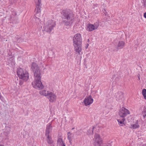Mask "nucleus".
Wrapping results in <instances>:
<instances>
[{
	"label": "nucleus",
	"instance_id": "1",
	"mask_svg": "<svg viewBox=\"0 0 146 146\" xmlns=\"http://www.w3.org/2000/svg\"><path fill=\"white\" fill-rule=\"evenodd\" d=\"M31 66V69L34 73L35 78L34 81L32 83V85L35 88L42 89L43 88L44 86L41 81V74L39 68L35 63H33Z\"/></svg>",
	"mask_w": 146,
	"mask_h": 146
},
{
	"label": "nucleus",
	"instance_id": "2",
	"mask_svg": "<svg viewBox=\"0 0 146 146\" xmlns=\"http://www.w3.org/2000/svg\"><path fill=\"white\" fill-rule=\"evenodd\" d=\"M62 15V23L65 26H70L74 21V15L70 9L63 10L61 13Z\"/></svg>",
	"mask_w": 146,
	"mask_h": 146
},
{
	"label": "nucleus",
	"instance_id": "3",
	"mask_svg": "<svg viewBox=\"0 0 146 146\" xmlns=\"http://www.w3.org/2000/svg\"><path fill=\"white\" fill-rule=\"evenodd\" d=\"M73 42L75 51L78 53V54H80V52L82 50V39L81 35L79 33L76 34L73 38Z\"/></svg>",
	"mask_w": 146,
	"mask_h": 146
},
{
	"label": "nucleus",
	"instance_id": "4",
	"mask_svg": "<svg viewBox=\"0 0 146 146\" xmlns=\"http://www.w3.org/2000/svg\"><path fill=\"white\" fill-rule=\"evenodd\" d=\"M56 25L55 21L52 20H49L47 21L44 23V30L49 33L52 31Z\"/></svg>",
	"mask_w": 146,
	"mask_h": 146
},
{
	"label": "nucleus",
	"instance_id": "5",
	"mask_svg": "<svg viewBox=\"0 0 146 146\" xmlns=\"http://www.w3.org/2000/svg\"><path fill=\"white\" fill-rule=\"evenodd\" d=\"M93 141L94 146H111L110 144L103 143L100 135L98 134H95Z\"/></svg>",
	"mask_w": 146,
	"mask_h": 146
},
{
	"label": "nucleus",
	"instance_id": "6",
	"mask_svg": "<svg viewBox=\"0 0 146 146\" xmlns=\"http://www.w3.org/2000/svg\"><path fill=\"white\" fill-rule=\"evenodd\" d=\"M17 73L19 78L25 81H27L29 79V76L28 72L25 70H23L21 68L17 69Z\"/></svg>",
	"mask_w": 146,
	"mask_h": 146
},
{
	"label": "nucleus",
	"instance_id": "7",
	"mask_svg": "<svg viewBox=\"0 0 146 146\" xmlns=\"http://www.w3.org/2000/svg\"><path fill=\"white\" fill-rule=\"evenodd\" d=\"M35 3L36 5V7L35 11V18L36 21L38 22L40 21V18L39 17H40V8H41V2L40 0H35Z\"/></svg>",
	"mask_w": 146,
	"mask_h": 146
},
{
	"label": "nucleus",
	"instance_id": "8",
	"mask_svg": "<svg viewBox=\"0 0 146 146\" xmlns=\"http://www.w3.org/2000/svg\"><path fill=\"white\" fill-rule=\"evenodd\" d=\"M130 113L129 110L125 108L122 107L119 112V115L121 118H125L127 115Z\"/></svg>",
	"mask_w": 146,
	"mask_h": 146
},
{
	"label": "nucleus",
	"instance_id": "9",
	"mask_svg": "<svg viewBox=\"0 0 146 146\" xmlns=\"http://www.w3.org/2000/svg\"><path fill=\"white\" fill-rule=\"evenodd\" d=\"M99 26V24L98 23L94 24V25L91 24H89L87 25L86 30L88 31H93L97 29Z\"/></svg>",
	"mask_w": 146,
	"mask_h": 146
},
{
	"label": "nucleus",
	"instance_id": "10",
	"mask_svg": "<svg viewBox=\"0 0 146 146\" xmlns=\"http://www.w3.org/2000/svg\"><path fill=\"white\" fill-rule=\"evenodd\" d=\"M85 106H87L93 103V99L92 96L90 95L89 96L86 97L83 101Z\"/></svg>",
	"mask_w": 146,
	"mask_h": 146
},
{
	"label": "nucleus",
	"instance_id": "11",
	"mask_svg": "<svg viewBox=\"0 0 146 146\" xmlns=\"http://www.w3.org/2000/svg\"><path fill=\"white\" fill-rule=\"evenodd\" d=\"M52 126H51V123H49L46 125L45 135H50V134L52 132Z\"/></svg>",
	"mask_w": 146,
	"mask_h": 146
},
{
	"label": "nucleus",
	"instance_id": "12",
	"mask_svg": "<svg viewBox=\"0 0 146 146\" xmlns=\"http://www.w3.org/2000/svg\"><path fill=\"white\" fill-rule=\"evenodd\" d=\"M56 96L52 92H49L47 98L50 102H53L56 100Z\"/></svg>",
	"mask_w": 146,
	"mask_h": 146
},
{
	"label": "nucleus",
	"instance_id": "13",
	"mask_svg": "<svg viewBox=\"0 0 146 146\" xmlns=\"http://www.w3.org/2000/svg\"><path fill=\"white\" fill-rule=\"evenodd\" d=\"M46 137V140L47 143L49 144L48 146H54L53 144V141L50 135H45Z\"/></svg>",
	"mask_w": 146,
	"mask_h": 146
},
{
	"label": "nucleus",
	"instance_id": "14",
	"mask_svg": "<svg viewBox=\"0 0 146 146\" xmlns=\"http://www.w3.org/2000/svg\"><path fill=\"white\" fill-rule=\"evenodd\" d=\"M117 100L119 101L122 100L123 99V93L121 92H118L115 94Z\"/></svg>",
	"mask_w": 146,
	"mask_h": 146
},
{
	"label": "nucleus",
	"instance_id": "15",
	"mask_svg": "<svg viewBox=\"0 0 146 146\" xmlns=\"http://www.w3.org/2000/svg\"><path fill=\"white\" fill-rule=\"evenodd\" d=\"M57 145L59 146H65V145L62 141V138H58L57 140Z\"/></svg>",
	"mask_w": 146,
	"mask_h": 146
},
{
	"label": "nucleus",
	"instance_id": "16",
	"mask_svg": "<svg viewBox=\"0 0 146 146\" xmlns=\"http://www.w3.org/2000/svg\"><path fill=\"white\" fill-rule=\"evenodd\" d=\"M125 43L123 41H120L117 45V49H119L123 48L124 46Z\"/></svg>",
	"mask_w": 146,
	"mask_h": 146
},
{
	"label": "nucleus",
	"instance_id": "17",
	"mask_svg": "<svg viewBox=\"0 0 146 146\" xmlns=\"http://www.w3.org/2000/svg\"><path fill=\"white\" fill-rule=\"evenodd\" d=\"M49 93L48 91L46 90H42L39 92V93L41 95L47 96Z\"/></svg>",
	"mask_w": 146,
	"mask_h": 146
},
{
	"label": "nucleus",
	"instance_id": "18",
	"mask_svg": "<svg viewBox=\"0 0 146 146\" xmlns=\"http://www.w3.org/2000/svg\"><path fill=\"white\" fill-rule=\"evenodd\" d=\"M125 120V118H121L117 120L119 125L121 126H122L124 123V122Z\"/></svg>",
	"mask_w": 146,
	"mask_h": 146
},
{
	"label": "nucleus",
	"instance_id": "19",
	"mask_svg": "<svg viewBox=\"0 0 146 146\" xmlns=\"http://www.w3.org/2000/svg\"><path fill=\"white\" fill-rule=\"evenodd\" d=\"M71 135L72 134L70 132H68L67 133L68 139L69 141V142L70 144H71V141L72 140Z\"/></svg>",
	"mask_w": 146,
	"mask_h": 146
},
{
	"label": "nucleus",
	"instance_id": "20",
	"mask_svg": "<svg viewBox=\"0 0 146 146\" xmlns=\"http://www.w3.org/2000/svg\"><path fill=\"white\" fill-rule=\"evenodd\" d=\"M139 127V125L138 124H132L131 125L130 128L133 129L138 128Z\"/></svg>",
	"mask_w": 146,
	"mask_h": 146
},
{
	"label": "nucleus",
	"instance_id": "21",
	"mask_svg": "<svg viewBox=\"0 0 146 146\" xmlns=\"http://www.w3.org/2000/svg\"><path fill=\"white\" fill-rule=\"evenodd\" d=\"M142 3L143 4V6L144 7H146V1H142Z\"/></svg>",
	"mask_w": 146,
	"mask_h": 146
},
{
	"label": "nucleus",
	"instance_id": "22",
	"mask_svg": "<svg viewBox=\"0 0 146 146\" xmlns=\"http://www.w3.org/2000/svg\"><path fill=\"white\" fill-rule=\"evenodd\" d=\"M142 94H146V89H144L142 91Z\"/></svg>",
	"mask_w": 146,
	"mask_h": 146
},
{
	"label": "nucleus",
	"instance_id": "23",
	"mask_svg": "<svg viewBox=\"0 0 146 146\" xmlns=\"http://www.w3.org/2000/svg\"><path fill=\"white\" fill-rule=\"evenodd\" d=\"M142 114H143V117L144 118H145V117H146V113H143V112L142 113Z\"/></svg>",
	"mask_w": 146,
	"mask_h": 146
},
{
	"label": "nucleus",
	"instance_id": "24",
	"mask_svg": "<svg viewBox=\"0 0 146 146\" xmlns=\"http://www.w3.org/2000/svg\"><path fill=\"white\" fill-rule=\"evenodd\" d=\"M143 16L144 18L146 19V12L144 13Z\"/></svg>",
	"mask_w": 146,
	"mask_h": 146
},
{
	"label": "nucleus",
	"instance_id": "25",
	"mask_svg": "<svg viewBox=\"0 0 146 146\" xmlns=\"http://www.w3.org/2000/svg\"><path fill=\"white\" fill-rule=\"evenodd\" d=\"M91 131V130H88V135H89L90 134V132Z\"/></svg>",
	"mask_w": 146,
	"mask_h": 146
},
{
	"label": "nucleus",
	"instance_id": "26",
	"mask_svg": "<svg viewBox=\"0 0 146 146\" xmlns=\"http://www.w3.org/2000/svg\"><path fill=\"white\" fill-rule=\"evenodd\" d=\"M70 121H71V123H72L73 122V119L72 118H70Z\"/></svg>",
	"mask_w": 146,
	"mask_h": 146
},
{
	"label": "nucleus",
	"instance_id": "27",
	"mask_svg": "<svg viewBox=\"0 0 146 146\" xmlns=\"http://www.w3.org/2000/svg\"><path fill=\"white\" fill-rule=\"evenodd\" d=\"M95 128V127H93L92 129V133H93V131H94V129Z\"/></svg>",
	"mask_w": 146,
	"mask_h": 146
},
{
	"label": "nucleus",
	"instance_id": "28",
	"mask_svg": "<svg viewBox=\"0 0 146 146\" xmlns=\"http://www.w3.org/2000/svg\"><path fill=\"white\" fill-rule=\"evenodd\" d=\"M144 99L146 100V95L143 97Z\"/></svg>",
	"mask_w": 146,
	"mask_h": 146
},
{
	"label": "nucleus",
	"instance_id": "29",
	"mask_svg": "<svg viewBox=\"0 0 146 146\" xmlns=\"http://www.w3.org/2000/svg\"><path fill=\"white\" fill-rule=\"evenodd\" d=\"M143 95V97H144L146 95V94H142Z\"/></svg>",
	"mask_w": 146,
	"mask_h": 146
},
{
	"label": "nucleus",
	"instance_id": "30",
	"mask_svg": "<svg viewBox=\"0 0 146 146\" xmlns=\"http://www.w3.org/2000/svg\"><path fill=\"white\" fill-rule=\"evenodd\" d=\"M143 146H146V144L143 145Z\"/></svg>",
	"mask_w": 146,
	"mask_h": 146
},
{
	"label": "nucleus",
	"instance_id": "31",
	"mask_svg": "<svg viewBox=\"0 0 146 146\" xmlns=\"http://www.w3.org/2000/svg\"><path fill=\"white\" fill-rule=\"evenodd\" d=\"M88 45H88V46H87V47H86V48H88Z\"/></svg>",
	"mask_w": 146,
	"mask_h": 146
},
{
	"label": "nucleus",
	"instance_id": "32",
	"mask_svg": "<svg viewBox=\"0 0 146 146\" xmlns=\"http://www.w3.org/2000/svg\"><path fill=\"white\" fill-rule=\"evenodd\" d=\"M10 130H9V131H8V134H9V132H10Z\"/></svg>",
	"mask_w": 146,
	"mask_h": 146
},
{
	"label": "nucleus",
	"instance_id": "33",
	"mask_svg": "<svg viewBox=\"0 0 146 146\" xmlns=\"http://www.w3.org/2000/svg\"><path fill=\"white\" fill-rule=\"evenodd\" d=\"M0 146H4V145H0Z\"/></svg>",
	"mask_w": 146,
	"mask_h": 146
},
{
	"label": "nucleus",
	"instance_id": "34",
	"mask_svg": "<svg viewBox=\"0 0 146 146\" xmlns=\"http://www.w3.org/2000/svg\"><path fill=\"white\" fill-rule=\"evenodd\" d=\"M142 1H146V0H142Z\"/></svg>",
	"mask_w": 146,
	"mask_h": 146
},
{
	"label": "nucleus",
	"instance_id": "35",
	"mask_svg": "<svg viewBox=\"0 0 146 146\" xmlns=\"http://www.w3.org/2000/svg\"><path fill=\"white\" fill-rule=\"evenodd\" d=\"M138 78L139 79V80H140V78L139 76H138Z\"/></svg>",
	"mask_w": 146,
	"mask_h": 146
},
{
	"label": "nucleus",
	"instance_id": "36",
	"mask_svg": "<svg viewBox=\"0 0 146 146\" xmlns=\"http://www.w3.org/2000/svg\"><path fill=\"white\" fill-rule=\"evenodd\" d=\"M74 129V128H73L72 129V130Z\"/></svg>",
	"mask_w": 146,
	"mask_h": 146
}]
</instances>
